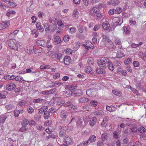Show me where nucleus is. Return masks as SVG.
Segmentation results:
<instances>
[{
  "instance_id": "1",
  "label": "nucleus",
  "mask_w": 146,
  "mask_h": 146,
  "mask_svg": "<svg viewBox=\"0 0 146 146\" xmlns=\"http://www.w3.org/2000/svg\"><path fill=\"white\" fill-rule=\"evenodd\" d=\"M9 46L15 50H18L19 46L18 43L15 39H10L7 41Z\"/></svg>"
},
{
  "instance_id": "2",
  "label": "nucleus",
  "mask_w": 146,
  "mask_h": 146,
  "mask_svg": "<svg viewBox=\"0 0 146 146\" xmlns=\"http://www.w3.org/2000/svg\"><path fill=\"white\" fill-rule=\"evenodd\" d=\"M63 142L67 144H72L73 143L72 138L69 135H66L63 138Z\"/></svg>"
},
{
  "instance_id": "3",
  "label": "nucleus",
  "mask_w": 146,
  "mask_h": 146,
  "mask_svg": "<svg viewBox=\"0 0 146 146\" xmlns=\"http://www.w3.org/2000/svg\"><path fill=\"white\" fill-rule=\"evenodd\" d=\"M16 85L14 82H10L6 85V89L9 91H11L15 89Z\"/></svg>"
},
{
  "instance_id": "4",
  "label": "nucleus",
  "mask_w": 146,
  "mask_h": 146,
  "mask_svg": "<svg viewBox=\"0 0 146 146\" xmlns=\"http://www.w3.org/2000/svg\"><path fill=\"white\" fill-rule=\"evenodd\" d=\"M69 113L67 111L61 109L60 111L59 115L62 119L66 118L68 116Z\"/></svg>"
},
{
  "instance_id": "5",
  "label": "nucleus",
  "mask_w": 146,
  "mask_h": 146,
  "mask_svg": "<svg viewBox=\"0 0 146 146\" xmlns=\"http://www.w3.org/2000/svg\"><path fill=\"white\" fill-rule=\"evenodd\" d=\"M86 94L90 96L94 97L96 94V92L94 89H88L86 90Z\"/></svg>"
},
{
  "instance_id": "6",
  "label": "nucleus",
  "mask_w": 146,
  "mask_h": 146,
  "mask_svg": "<svg viewBox=\"0 0 146 146\" xmlns=\"http://www.w3.org/2000/svg\"><path fill=\"white\" fill-rule=\"evenodd\" d=\"M9 25V21H4L0 23V30L5 29Z\"/></svg>"
},
{
  "instance_id": "7",
  "label": "nucleus",
  "mask_w": 146,
  "mask_h": 146,
  "mask_svg": "<svg viewBox=\"0 0 146 146\" xmlns=\"http://www.w3.org/2000/svg\"><path fill=\"white\" fill-rule=\"evenodd\" d=\"M92 15L94 18L102 20L104 18V16L102 13H100V11L97 13H93Z\"/></svg>"
},
{
  "instance_id": "8",
  "label": "nucleus",
  "mask_w": 146,
  "mask_h": 146,
  "mask_svg": "<svg viewBox=\"0 0 146 146\" xmlns=\"http://www.w3.org/2000/svg\"><path fill=\"white\" fill-rule=\"evenodd\" d=\"M119 3L118 0H111L107 2V4L109 5L116 6L118 5Z\"/></svg>"
},
{
  "instance_id": "9",
  "label": "nucleus",
  "mask_w": 146,
  "mask_h": 146,
  "mask_svg": "<svg viewBox=\"0 0 146 146\" xmlns=\"http://www.w3.org/2000/svg\"><path fill=\"white\" fill-rule=\"evenodd\" d=\"M101 59H98L97 60L98 64L99 66L102 69L105 68L106 67V65L104 64Z\"/></svg>"
},
{
  "instance_id": "10",
  "label": "nucleus",
  "mask_w": 146,
  "mask_h": 146,
  "mask_svg": "<svg viewBox=\"0 0 146 146\" xmlns=\"http://www.w3.org/2000/svg\"><path fill=\"white\" fill-rule=\"evenodd\" d=\"M7 4L9 7H15L17 6L16 3L13 0H9L7 1Z\"/></svg>"
},
{
  "instance_id": "11",
  "label": "nucleus",
  "mask_w": 146,
  "mask_h": 146,
  "mask_svg": "<svg viewBox=\"0 0 146 146\" xmlns=\"http://www.w3.org/2000/svg\"><path fill=\"white\" fill-rule=\"evenodd\" d=\"M78 102L80 103H85L89 101V99L85 97H81L78 99Z\"/></svg>"
},
{
  "instance_id": "12",
  "label": "nucleus",
  "mask_w": 146,
  "mask_h": 146,
  "mask_svg": "<svg viewBox=\"0 0 146 146\" xmlns=\"http://www.w3.org/2000/svg\"><path fill=\"white\" fill-rule=\"evenodd\" d=\"M97 118L95 117H92L90 119L89 123L91 127L93 126L96 123V122Z\"/></svg>"
},
{
  "instance_id": "13",
  "label": "nucleus",
  "mask_w": 146,
  "mask_h": 146,
  "mask_svg": "<svg viewBox=\"0 0 146 146\" xmlns=\"http://www.w3.org/2000/svg\"><path fill=\"white\" fill-rule=\"evenodd\" d=\"M86 45H87L84 44H83V46H84L85 48L88 50L89 48L92 49L94 46L93 44L91 42L87 43Z\"/></svg>"
},
{
  "instance_id": "14",
  "label": "nucleus",
  "mask_w": 146,
  "mask_h": 146,
  "mask_svg": "<svg viewBox=\"0 0 146 146\" xmlns=\"http://www.w3.org/2000/svg\"><path fill=\"white\" fill-rule=\"evenodd\" d=\"M36 26L37 29L39 30L40 32H42L44 31V29L42 27L40 23H36Z\"/></svg>"
},
{
  "instance_id": "15",
  "label": "nucleus",
  "mask_w": 146,
  "mask_h": 146,
  "mask_svg": "<svg viewBox=\"0 0 146 146\" xmlns=\"http://www.w3.org/2000/svg\"><path fill=\"white\" fill-rule=\"evenodd\" d=\"M64 64L68 65L70 62V58L69 56H65L64 59Z\"/></svg>"
},
{
  "instance_id": "16",
  "label": "nucleus",
  "mask_w": 146,
  "mask_h": 146,
  "mask_svg": "<svg viewBox=\"0 0 146 146\" xmlns=\"http://www.w3.org/2000/svg\"><path fill=\"white\" fill-rule=\"evenodd\" d=\"M102 27L104 29L107 30L109 28L110 25L109 24L108 22L106 21L103 23Z\"/></svg>"
},
{
  "instance_id": "17",
  "label": "nucleus",
  "mask_w": 146,
  "mask_h": 146,
  "mask_svg": "<svg viewBox=\"0 0 146 146\" xmlns=\"http://www.w3.org/2000/svg\"><path fill=\"white\" fill-rule=\"evenodd\" d=\"M123 31V32L126 35H129L130 33V29L129 26L124 27Z\"/></svg>"
},
{
  "instance_id": "18",
  "label": "nucleus",
  "mask_w": 146,
  "mask_h": 146,
  "mask_svg": "<svg viewBox=\"0 0 146 146\" xmlns=\"http://www.w3.org/2000/svg\"><path fill=\"white\" fill-rule=\"evenodd\" d=\"M96 139V137L94 135H90L89 138L88 139V141L90 143L95 142Z\"/></svg>"
},
{
  "instance_id": "19",
  "label": "nucleus",
  "mask_w": 146,
  "mask_h": 146,
  "mask_svg": "<svg viewBox=\"0 0 146 146\" xmlns=\"http://www.w3.org/2000/svg\"><path fill=\"white\" fill-rule=\"evenodd\" d=\"M14 77L15 76L14 75L12 76L7 75L4 76V78L6 80H8L14 79L15 78V77L14 78Z\"/></svg>"
},
{
  "instance_id": "20",
  "label": "nucleus",
  "mask_w": 146,
  "mask_h": 146,
  "mask_svg": "<svg viewBox=\"0 0 146 146\" xmlns=\"http://www.w3.org/2000/svg\"><path fill=\"white\" fill-rule=\"evenodd\" d=\"M101 59L102 60L101 61H103V62H104V64H106V65L110 62L109 59L106 57H102L101 58Z\"/></svg>"
},
{
  "instance_id": "21",
  "label": "nucleus",
  "mask_w": 146,
  "mask_h": 146,
  "mask_svg": "<svg viewBox=\"0 0 146 146\" xmlns=\"http://www.w3.org/2000/svg\"><path fill=\"white\" fill-rule=\"evenodd\" d=\"M7 117L5 116L1 115L0 116V125L3 124L5 121Z\"/></svg>"
},
{
  "instance_id": "22",
  "label": "nucleus",
  "mask_w": 146,
  "mask_h": 146,
  "mask_svg": "<svg viewBox=\"0 0 146 146\" xmlns=\"http://www.w3.org/2000/svg\"><path fill=\"white\" fill-rule=\"evenodd\" d=\"M28 124H29V121L27 119H25L23 120L22 125L23 127H25Z\"/></svg>"
},
{
  "instance_id": "23",
  "label": "nucleus",
  "mask_w": 146,
  "mask_h": 146,
  "mask_svg": "<svg viewBox=\"0 0 146 146\" xmlns=\"http://www.w3.org/2000/svg\"><path fill=\"white\" fill-rule=\"evenodd\" d=\"M45 31L46 32L50 31L51 26L48 23H45L44 25Z\"/></svg>"
},
{
  "instance_id": "24",
  "label": "nucleus",
  "mask_w": 146,
  "mask_h": 146,
  "mask_svg": "<svg viewBox=\"0 0 146 146\" xmlns=\"http://www.w3.org/2000/svg\"><path fill=\"white\" fill-rule=\"evenodd\" d=\"M113 39L115 43L116 44L119 45L121 44V40L118 37L116 36H114L113 37Z\"/></svg>"
},
{
  "instance_id": "25",
  "label": "nucleus",
  "mask_w": 146,
  "mask_h": 146,
  "mask_svg": "<svg viewBox=\"0 0 146 146\" xmlns=\"http://www.w3.org/2000/svg\"><path fill=\"white\" fill-rule=\"evenodd\" d=\"M74 94L77 96H81L82 94V91L80 89L76 90L74 93Z\"/></svg>"
},
{
  "instance_id": "26",
  "label": "nucleus",
  "mask_w": 146,
  "mask_h": 146,
  "mask_svg": "<svg viewBox=\"0 0 146 146\" xmlns=\"http://www.w3.org/2000/svg\"><path fill=\"white\" fill-rule=\"evenodd\" d=\"M115 107L113 106H106L107 110L110 112L115 111Z\"/></svg>"
},
{
  "instance_id": "27",
  "label": "nucleus",
  "mask_w": 146,
  "mask_h": 146,
  "mask_svg": "<svg viewBox=\"0 0 146 146\" xmlns=\"http://www.w3.org/2000/svg\"><path fill=\"white\" fill-rule=\"evenodd\" d=\"M69 110L71 111H75L77 109L76 106L72 104L68 108Z\"/></svg>"
},
{
  "instance_id": "28",
  "label": "nucleus",
  "mask_w": 146,
  "mask_h": 146,
  "mask_svg": "<svg viewBox=\"0 0 146 146\" xmlns=\"http://www.w3.org/2000/svg\"><path fill=\"white\" fill-rule=\"evenodd\" d=\"M61 38L58 36H56L54 38L55 43L57 44H59L61 41Z\"/></svg>"
},
{
  "instance_id": "29",
  "label": "nucleus",
  "mask_w": 146,
  "mask_h": 146,
  "mask_svg": "<svg viewBox=\"0 0 146 146\" xmlns=\"http://www.w3.org/2000/svg\"><path fill=\"white\" fill-rule=\"evenodd\" d=\"M94 114L95 115H103L104 114V113L102 110H98L94 112Z\"/></svg>"
},
{
  "instance_id": "30",
  "label": "nucleus",
  "mask_w": 146,
  "mask_h": 146,
  "mask_svg": "<svg viewBox=\"0 0 146 146\" xmlns=\"http://www.w3.org/2000/svg\"><path fill=\"white\" fill-rule=\"evenodd\" d=\"M108 138V134L107 133H104L102 135V141L104 142L107 140Z\"/></svg>"
},
{
  "instance_id": "31",
  "label": "nucleus",
  "mask_w": 146,
  "mask_h": 146,
  "mask_svg": "<svg viewBox=\"0 0 146 146\" xmlns=\"http://www.w3.org/2000/svg\"><path fill=\"white\" fill-rule=\"evenodd\" d=\"M68 30L69 33L71 34H74L76 31V28L73 27L70 28Z\"/></svg>"
},
{
  "instance_id": "32",
  "label": "nucleus",
  "mask_w": 146,
  "mask_h": 146,
  "mask_svg": "<svg viewBox=\"0 0 146 146\" xmlns=\"http://www.w3.org/2000/svg\"><path fill=\"white\" fill-rule=\"evenodd\" d=\"M85 72L87 73L92 74L93 72L92 69L90 66H88L85 70Z\"/></svg>"
},
{
  "instance_id": "33",
  "label": "nucleus",
  "mask_w": 146,
  "mask_h": 146,
  "mask_svg": "<svg viewBox=\"0 0 146 146\" xmlns=\"http://www.w3.org/2000/svg\"><path fill=\"white\" fill-rule=\"evenodd\" d=\"M143 43L142 42H140L139 44H136L134 43H133L131 44V47L132 48H135L139 47L140 46L142 45Z\"/></svg>"
},
{
  "instance_id": "34",
  "label": "nucleus",
  "mask_w": 146,
  "mask_h": 146,
  "mask_svg": "<svg viewBox=\"0 0 146 146\" xmlns=\"http://www.w3.org/2000/svg\"><path fill=\"white\" fill-rule=\"evenodd\" d=\"M50 117V112H44V118L45 119H48Z\"/></svg>"
},
{
  "instance_id": "35",
  "label": "nucleus",
  "mask_w": 146,
  "mask_h": 146,
  "mask_svg": "<svg viewBox=\"0 0 146 146\" xmlns=\"http://www.w3.org/2000/svg\"><path fill=\"white\" fill-rule=\"evenodd\" d=\"M65 103L64 100L62 99H59L57 100L56 104L58 105H62Z\"/></svg>"
},
{
  "instance_id": "36",
  "label": "nucleus",
  "mask_w": 146,
  "mask_h": 146,
  "mask_svg": "<svg viewBox=\"0 0 146 146\" xmlns=\"http://www.w3.org/2000/svg\"><path fill=\"white\" fill-rule=\"evenodd\" d=\"M107 45L106 46L108 47H112L113 45V43L110 40H108L107 42H106Z\"/></svg>"
},
{
  "instance_id": "37",
  "label": "nucleus",
  "mask_w": 146,
  "mask_h": 146,
  "mask_svg": "<svg viewBox=\"0 0 146 146\" xmlns=\"http://www.w3.org/2000/svg\"><path fill=\"white\" fill-rule=\"evenodd\" d=\"M107 66L108 68L110 70H114V67L111 62H110L109 63H108Z\"/></svg>"
},
{
  "instance_id": "38",
  "label": "nucleus",
  "mask_w": 146,
  "mask_h": 146,
  "mask_svg": "<svg viewBox=\"0 0 146 146\" xmlns=\"http://www.w3.org/2000/svg\"><path fill=\"white\" fill-rule=\"evenodd\" d=\"M122 11V9L120 7H117L115 10V13L119 14Z\"/></svg>"
},
{
  "instance_id": "39",
  "label": "nucleus",
  "mask_w": 146,
  "mask_h": 146,
  "mask_svg": "<svg viewBox=\"0 0 146 146\" xmlns=\"http://www.w3.org/2000/svg\"><path fill=\"white\" fill-rule=\"evenodd\" d=\"M80 45V43L79 42H75L74 46V50H76L79 48Z\"/></svg>"
},
{
  "instance_id": "40",
  "label": "nucleus",
  "mask_w": 146,
  "mask_h": 146,
  "mask_svg": "<svg viewBox=\"0 0 146 146\" xmlns=\"http://www.w3.org/2000/svg\"><path fill=\"white\" fill-rule=\"evenodd\" d=\"M66 131L64 129H61L59 135L60 137L64 136L66 135Z\"/></svg>"
},
{
  "instance_id": "41",
  "label": "nucleus",
  "mask_w": 146,
  "mask_h": 146,
  "mask_svg": "<svg viewBox=\"0 0 146 146\" xmlns=\"http://www.w3.org/2000/svg\"><path fill=\"white\" fill-rule=\"evenodd\" d=\"M27 110L28 113L30 114L33 113L34 111V109L30 106H29L28 107Z\"/></svg>"
},
{
  "instance_id": "42",
  "label": "nucleus",
  "mask_w": 146,
  "mask_h": 146,
  "mask_svg": "<svg viewBox=\"0 0 146 146\" xmlns=\"http://www.w3.org/2000/svg\"><path fill=\"white\" fill-rule=\"evenodd\" d=\"M132 62V60L130 58H128L125 59L124 62V63L125 64L127 65L128 64H129L131 63Z\"/></svg>"
},
{
  "instance_id": "43",
  "label": "nucleus",
  "mask_w": 146,
  "mask_h": 146,
  "mask_svg": "<svg viewBox=\"0 0 146 146\" xmlns=\"http://www.w3.org/2000/svg\"><path fill=\"white\" fill-rule=\"evenodd\" d=\"M56 138V136L53 134H51L47 136L46 137L45 140L47 141L50 138H53L55 139Z\"/></svg>"
},
{
  "instance_id": "44",
  "label": "nucleus",
  "mask_w": 146,
  "mask_h": 146,
  "mask_svg": "<svg viewBox=\"0 0 146 146\" xmlns=\"http://www.w3.org/2000/svg\"><path fill=\"white\" fill-rule=\"evenodd\" d=\"M26 103V102L24 100H22L18 102L17 105L18 106H21L23 105H25Z\"/></svg>"
},
{
  "instance_id": "45",
  "label": "nucleus",
  "mask_w": 146,
  "mask_h": 146,
  "mask_svg": "<svg viewBox=\"0 0 146 146\" xmlns=\"http://www.w3.org/2000/svg\"><path fill=\"white\" fill-rule=\"evenodd\" d=\"M60 108H58L57 109H56V108L54 107H52L49 110V111L50 112V113H54L57 110H58Z\"/></svg>"
},
{
  "instance_id": "46",
  "label": "nucleus",
  "mask_w": 146,
  "mask_h": 146,
  "mask_svg": "<svg viewBox=\"0 0 146 146\" xmlns=\"http://www.w3.org/2000/svg\"><path fill=\"white\" fill-rule=\"evenodd\" d=\"M79 13L77 10H74L72 15L73 17L75 18L76 19L78 17Z\"/></svg>"
},
{
  "instance_id": "47",
  "label": "nucleus",
  "mask_w": 146,
  "mask_h": 146,
  "mask_svg": "<svg viewBox=\"0 0 146 146\" xmlns=\"http://www.w3.org/2000/svg\"><path fill=\"white\" fill-rule=\"evenodd\" d=\"M83 123L82 119L78 118L77 120L76 124L78 126H81L82 125Z\"/></svg>"
},
{
  "instance_id": "48",
  "label": "nucleus",
  "mask_w": 146,
  "mask_h": 146,
  "mask_svg": "<svg viewBox=\"0 0 146 146\" xmlns=\"http://www.w3.org/2000/svg\"><path fill=\"white\" fill-rule=\"evenodd\" d=\"M32 34L33 35H35V37L36 38L38 35V33L36 29H34L32 31Z\"/></svg>"
},
{
  "instance_id": "49",
  "label": "nucleus",
  "mask_w": 146,
  "mask_h": 146,
  "mask_svg": "<svg viewBox=\"0 0 146 146\" xmlns=\"http://www.w3.org/2000/svg\"><path fill=\"white\" fill-rule=\"evenodd\" d=\"M70 90L72 91L71 92H74V91H75L76 90V89L77 88V86L76 85H75L74 86L71 85L70 86Z\"/></svg>"
},
{
  "instance_id": "50",
  "label": "nucleus",
  "mask_w": 146,
  "mask_h": 146,
  "mask_svg": "<svg viewBox=\"0 0 146 146\" xmlns=\"http://www.w3.org/2000/svg\"><path fill=\"white\" fill-rule=\"evenodd\" d=\"M5 92H0V99L2 98H5L6 97L5 95Z\"/></svg>"
},
{
  "instance_id": "51",
  "label": "nucleus",
  "mask_w": 146,
  "mask_h": 146,
  "mask_svg": "<svg viewBox=\"0 0 146 146\" xmlns=\"http://www.w3.org/2000/svg\"><path fill=\"white\" fill-rule=\"evenodd\" d=\"M87 62L90 65H92L94 63V60L92 58H89L87 61Z\"/></svg>"
},
{
  "instance_id": "52",
  "label": "nucleus",
  "mask_w": 146,
  "mask_h": 146,
  "mask_svg": "<svg viewBox=\"0 0 146 146\" xmlns=\"http://www.w3.org/2000/svg\"><path fill=\"white\" fill-rule=\"evenodd\" d=\"M53 55L56 57V59L58 60H60V59L61 58L62 54L60 53H58Z\"/></svg>"
},
{
  "instance_id": "53",
  "label": "nucleus",
  "mask_w": 146,
  "mask_h": 146,
  "mask_svg": "<svg viewBox=\"0 0 146 146\" xmlns=\"http://www.w3.org/2000/svg\"><path fill=\"white\" fill-rule=\"evenodd\" d=\"M36 128L38 130H42L44 129L42 126L40 124H37L36 126Z\"/></svg>"
},
{
  "instance_id": "54",
  "label": "nucleus",
  "mask_w": 146,
  "mask_h": 146,
  "mask_svg": "<svg viewBox=\"0 0 146 146\" xmlns=\"http://www.w3.org/2000/svg\"><path fill=\"white\" fill-rule=\"evenodd\" d=\"M131 130L133 132H136L137 131V128L135 126L133 125L131 128Z\"/></svg>"
},
{
  "instance_id": "55",
  "label": "nucleus",
  "mask_w": 146,
  "mask_h": 146,
  "mask_svg": "<svg viewBox=\"0 0 146 146\" xmlns=\"http://www.w3.org/2000/svg\"><path fill=\"white\" fill-rule=\"evenodd\" d=\"M145 129L143 127H140L138 129V131L141 133H143L145 132Z\"/></svg>"
},
{
  "instance_id": "56",
  "label": "nucleus",
  "mask_w": 146,
  "mask_h": 146,
  "mask_svg": "<svg viewBox=\"0 0 146 146\" xmlns=\"http://www.w3.org/2000/svg\"><path fill=\"white\" fill-rule=\"evenodd\" d=\"M90 103L92 106L95 107L97 106L98 102L97 101L95 100H92L91 101Z\"/></svg>"
},
{
  "instance_id": "57",
  "label": "nucleus",
  "mask_w": 146,
  "mask_h": 146,
  "mask_svg": "<svg viewBox=\"0 0 146 146\" xmlns=\"http://www.w3.org/2000/svg\"><path fill=\"white\" fill-rule=\"evenodd\" d=\"M101 26L99 25H95L93 28V30L94 31H96L100 29Z\"/></svg>"
},
{
  "instance_id": "58",
  "label": "nucleus",
  "mask_w": 146,
  "mask_h": 146,
  "mask_svg": "<svg viewBox=\"0 0 146 146\" xmlns=\"http://www.w3.org/2000/svg\"><path fill=\"white\" fill-rule=\"evenodd\" d=\"M69 36L68 35H66L64 37L63 40L65 42H67L69 40Z\"/></svg>"
},
{
  "instance_id": "59",
  "label": "nucleus",
  "mask_w": 146,
  "mask_h": 146,
  "mask_svg": "<svg viewBox=\"0 0 146 146\" xmlns=\"http://www.w3.org/2000/svg\"><path fill=\"white\" fill-rule=\"evenodd\" d=\"M20 112L18 110H16L14 111V116L16 117H18L19 116Z\"/></svg>"
},
{
  "instance_id": "60",
  "label": "nucleus",
  "mask_w": 146,
  "mask_h": 146,
  "mask_svg": "<svg viewBox=\"0 0 146 146\" xmlns=\"http://www.w3.org/2000/svg\"><path fill=\"white\" fill-rule=\"evenodd\" d=\"M56 90V89L53 88L48 90L49 94H51L54 93Z\"/></svg>"
},
{
  "instance_id": "61",
  "label": "nucleus",
  "mask_w": 146,
  "mask_h": 146,
  "mask_svg": "<svg viewBox=\"0 0 146 146\" xmlns=\"http://www.w3.org/2000/svg\"><path fill=\"white\" fill-rule=\"evenodd\" d=\"M51 122L52 121L50 120L47 121L45 122L44 125L46 126H48L51 124Z\"/></svg>"
},
{
  "instance_id": "62",
  "label": "nucleus",
  "mask_w": 146,
  "mask_h": 146,
  "mask_svg": "<svg viewBox=\"0 0 146 146\" xmlns=\"http://www.w3.org/2000/svg\"><path fill=\"white\" fill-rule=\"evenodd\" d=\"M60 77V74L58 73H56L53 76V78L55 79L58 78Z\"/></svg>"
},
{
  "instance_id": "63",
  "label": "nucleus",
  "mask_w": 146,
  "mask_h": 146,
  "mask_svg": "<svg viewBox=\"0 0 146 146\" xmlns=\"http://www.w3.org/2000/svg\"><path fill=\"white\" fill-rule=\"evenodd\" d=\"M29 124L35 126L36 125V123L34 120H31L29 121Z\"/></svg>"
},
{
  "instance_id": "64",
  "label": "nucleus",
  "mask_w": 146,
  "mask_h": 146,
  "mask_svg": "<svg viewBox=\"0 0 146 146\" xmlns=\"http://www.w3.org/2000/svg\"><path fill=\"white\" fill-rule=\"evenodd\" d=\"M108 13L110 15H112L115 13V9H110Z\"/></svg>"
}]
</instances>
